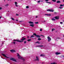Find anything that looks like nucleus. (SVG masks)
<instances>
[{"label": "nucleus", "instance_id": "52", "mask_svg": "<svg viewBox=\"0 0 64 64\" xmlns=\"http://www.w3.org/2000/svg\"><path fill=\"white\" fill-rule=\"evenodd\" d=\"M34 0L35 1H36V0Z\"/></svg>", "mask_w": 64, "mask_h": 64}, {"label": "nucleus", "instance_id": "17", "mask_svg": "<svg viewBox=\"0 0 64 64\" xmlns=\"http://www.w3.org/2000/svg\"><path fill=\"white\" fill-rule=\"evenodd\" d=\"M36 46L37 47H43V45H42V46Z\"/></svg>", "mask_w": 64, "mask_h": 64}, {"label": "nucleus", "instance_id": "41", "mask_svg": "<svg viewBox=\"0 0 64 64\" xmlns=\"http://www.w3.org/2000/svg\"><path fill=\"white\" fill-rule=\"evenodd\" d=\"M16 16H18L19 15V14H16Z\"/></svg>", "mask_w": 64, "mask_h": 64}, {"label": "nucleus", "instance_id": "35", "mask_svg": "<svg viewBox=\"0 0 64 64\" xmlns=\"http://www.w3.org/2000/svg\"><path fill=\"white\" fill-rule=\"evenodd\" d=\"M38 24V22H35V24Z\"/></svg>", "mask_w": 64, "mask_h": 64}, {"label": "nucleus", "instance_id": "40", "mask_svg": "<svg viewBox=\"0 0 64 64\" xmlns=\"http://www.w3.org/2000/svg\"><path fill=\"white\" fill-rule=\"evenodd\" d=\"M22 22V21H19V22Z\"/></svg>", "mask_w": 64, "mask_h": 64}, {"label": "nucleus", "instance_id": "51", "mask_svg": "<svg viewBox=\"0 0 64 64\" xmlns=\"http://www.w3.org/2000/svg\"><path fill=\"white\" fill-rule=\"evenodd\" d=\"M54 13H56V12H54Z\"/></svg>", "mask_w": 64, "mask_h": 64}, {"label": "nucleus", "instance_id": "54", "mask_svg": "<svg viewBox=\"0 0 64 64\" xmlns=\"http://www.w3.org/2000/svg\"><path fill=\"white\" fill-rule=\"evenodd\" d=\"M63 37H64V35L63 36Z\"/></svg>", "mask_w": 64, "mask_h": 64}, {"label": "nucleus", "instance_id": "7", "mask_svg": "<svg viewBox=\"0 0 64 64\" xmlns=\"http://www.w3.org/2000/svg\"><path fill=\"white\" fill-rule=\"evenodd\" d=\"M2 55L3 56H4V57H6L7 58H9V57H8L6 56V55H5V54H2Z\"/></svg>", "mask_w": 64, "mask_h": 64}, {"label": "nucleus", "instance_id": "25", "mask_svg": "<svg viewBox=\"0 0 64 64\" xmlns=\"http://www.w3.org/2000/svg\"><path fill=\"white\" fill-rule=\"evenodd\" d=\"M38 40H41V39L40 38H38Z\"/></svg>", "mask_w": 64, "mask_h": 64}, {"label": "nucleus", "instance_id": "10", "mask_svg": "<svg viewBox=\"0 0 64 64\" xmlns=\"http://www.w3.org/2000/svg\"><path fill=\"white\" fill-rule=\"evenodd\" d=\"M36 60H37V61H39V59H38V57L36 56Z\"/></svg>", "mask_w": 64, "mask_h": 64}, {"label": "nucleus", "instance_id": "23", "mask_svg": "<svg viewBox=\"0 0 64 64\" xmlns=\"http://www.w3.org/2000/svg\"><path fill=\"white\" fill-rule=\"evenodd\" d=\"M55 30V29H52V31H54Z\"/></svg>", "mask_w": 64, "mask_h": 64}, {"label": "nucleus", "instance_id": "53", "mask_svg": "<svg viewBox=\"0 0 64 64\" xmlns=\"http://www.w3.org/2000/svg\"><path fill=\"white\" fill-rule=\"evenodd\" d=\"M9 0H8V1H9Z\"/></svg>", "mask_w": 64, "mask_h": 64}, {"label": "nucleus", "instance_id": "9", "mask_svg": "<svg viewBox=\"0 0 64 64\" xmlns=\"http://www.w3.org/2000/svg\"><path fill=\"white\" fill-rule=\"evenodd\" d=\"M59 16H56L54 17V18H55L56 19H59Z\"/></svg>", "mask_w": 64, "mask_h": 64}, {"label": "nucleus", "instance_id": "22", "mask_svg": "<svg viewBox=\"0 0 64 64\" xmlns=\"http://www.w3.org/2000/svg\"><path fill=\"white\" fill-rule=\"evenodd\" d=\"M52 20L53 21H55V19L53 18L52 19Z\"/></svg>", "mask_w": 64, "mask_h": 64}, {"label": "nucleus", "instance_id": "11", "mask_svg": "<svg viewBox=\"0 0 64 64\" xmlns=\"http://www.w3.org/2000/svg\"><path fill=\"white\" fill-rule=\"evenodd\" d=\"M45 15H46L47 16H51V14H45Z\"/></svg>", "mask_w": 64, "mask_h": 64}, {"label": "nucleus", "instance_id": "36", "mask_svg": "<svg viewBox=\"0 0 64 64\" xmlns=\"http://www.w3.org/2000/svg\"><path fill=\"white\" fill-rule=\"evenodd\" d=\"M59 8L60 9H62V8H63L62 7H60Z\"/></svg>", "mask_w": 64, "mask_h": 64}, {"label": "nucleus", "instance_id": "15", "mask_svg": "<svg viewBox=\"0 0 64 64\" xmlns=\"http://www.w3.org/2000/svg\"><path fill=\"white\" fill-rule=\"evenodd\" d=\"M11 52H15V50H10Z\"/></svg>", "mask_w": 64, "mask_h": 64}, {"label": "nucleus", "instance_id": "48", "mask_svg": "<svg viewBox=\"0 0 64 64\" xmlns=\"http://www.w3.org/2000/svg\"><path fill=\"white\" fill-rule=\"evenodd\" d=\"M45 22V21L44 22Z\"/></svg>", "mask_w": 64, "mask_h": 64}, {"label": "nucleus", "instance_id": "12", "mask_svg": "<svg viewBox=\"0 0 64 64\" xmlns=\"http://www.w3.org/2000/svg\"><path fill=\"white\" fill-rule=\"evenodd\" d=\"M28 23H30V24H33L34 23L33 22L31 21L29 22Z\"/></svg>", "mask_w": 64, "mask_h": 64}, {"label": "nucleus", "instance_id": "39", "mask_svg": "<svg viewBox=\"0 0 64 64\" xmlns=\"http://www.w3.org/2000/svg\"><path fill=\"white\" fill-rule=\"evenodd\" d=\"M13 43H14V44H15V42H13Z\"/></svg>", "mask_w": 64, "mask_h": 64}, {"label": "nucleus", "instance_id": "21", "mask_svg": "<svg viewBox=\"0 0 64 64\" xmlns=\"http://www.w3.org/2000/svg\"><path fill=\"white\" fill-rule=\"evenodd\" d=\"M51 64H56V63L55 62H53L52 63H51Z\"/></svg>", "mask_w": 64, "mask_h": 64}, {"label": "nucleus", "instance_id": "4", "mask_svg": "<svg viewBox=\"0 0 64 64\" xmlns=\"http://www.w3.org/2000/svg\"><path fill=\"white\" fill-rule=\"evenodd\" d=\"M14 41H17V42H23V41L19 40H14Z\"/></svg>", "mask_w": 64, "mask_h": 64}, {"label": "nucleus", "instance_id": "44", "mask_svg": "<svg viewBox=\"0 0 64 64\" xmlns=\"http://www.w3.org/2000/svg\"><path fill=\"white\" fill-rule=\"evenodd\" d=\"M1 18H2V16H0V19H1Z\"/></svg>", "mask_w": 64, "mask_h": 64}, {"label": "nucleus", "instance_id": "18", "mask_svg": "<svg viewBox=\"0 0 64 64\" xmlns=\"http://www.w3.org/2000/svg\"><path fill=\"white\" fill-rule=\"evenodd\" d=\"M57 3H60V1L59 0H58L57 1Z\"/></svg>", "mask_w": 64, "mask_h": 64}, {"label": "nucleus", "instance_id": "20", "mask_svg": "<svg viewBox=\"0 0 64 64\" xmlns=\"http://www.w3.org/2000/svg\"><path fill=\"white\" fill-rule=\"evenodd\" d=\"M11 19H12V20H13L14 21L15 20H14V19L13 18H11Z\"/></svg>", "mask_w": 64, "mask_h": 64}, {"label": "nucleus", "instance_id": "33", "mask_svg": "<svg viewBox=\"0 0 64 64\" xmlns=\"http://www.w3.org/2000/svg\"><path fill=\"white\" fill-rule=\"evenodd\" d=\"M46 3H50V4H51V2H46Z\"/></svg>", "mask_w": 64, "mask_h": 64}, {"label": "nucleus", "instance_id": "49", "mask_svg": "<svg viewBox=\"0 0 64 64\" xmlns=\"http://www.w3.org/2000/svg\"><path fill=\"white\" fill-rule=\"evenodd\" d=\"M29 36H28V38H29Z\"/></svg>", "mask_w": 64, "mask_h": 64}, {"label": "nucleus", "instance_id": "55", "mask_svg": "<svg viewBox=\"0 0 64 64\" xmlns=\"http://www.w3.org/2000/svg\"><path fill=\"white\" fill-rule=\"evenodd\" d=\"M63 22H64V20L63 21Z\"/></svg>", "mask_w": 64, "mask_h": 64}, {"label": "nucleus", "instance_id": "2", "mask_svg": "<svg viewBox=\"0 0 64 64\" xmlns=\"http://www.w3.org/2000/svg\"><path fill=\"white\" fill-rule=\"evenodd\" d=\"M47 11H50V12H54V10L53 9H48L47 10Z\"/></svg>", "mask_w": 64, "mask_h": 64}, {"label": "nucleus", "instance_id": "13", "mask_svg": "<svg viewBox=\"0 0 64 64\" xmlns=\"http://www.w3.org/2000/svg\"><path fill=\"white\" fill-rule=\"evenodd\" d=\"M61 54V53L60 52H56V55H59V54Z\"/></svg>", "mask_w": 64, "mask_h": 64}, {"label": "nucleus", "instance_id": "26", "mask_svg": "<svg viewBox=\"0 0 64 64\" xmlns=\"http://www.w3.org/2000/svg\"><path fill=\"white\" fill-rule=\"evenodd\" d=\"M31 41V40L30 39L28 40V42H29V41Z\"/></svg>", "mask_w": 64, "mask_h": 64}, {"label": "nucleus", "instance_id": "45", "mask_svg": "<svg viewBox=\"0 0 64 64\" xmlns=\"http://www.w3.org/2000/svg\"><path fill=\"white\" fill-rule=\"evenodd\" d=\"M40 36H43L42 35H40Z\"/></svg>", "mask_w": 64, "mask_h": 64}, {"label": "nucleus", "instance_id": "16", "mask_svg": "<svg viewBox=\"0 0 64 64\" xmlns=\"http://www.w3.org/2000/svg\"><path fill=\"white\" fill-rule=\"evenodd\" d=\"M15 4L16 5V7H18V6H17V2H15Z\"/></svg>", "mask_w": 64, "mask_h": 64}, {"label": "nucleus", "instance_id": "43", "mask_svg": "<svg viewBox=\"0 0 64 64\" xmlns=\"http://www.w3.org/2000/svg\"><path fill=\"white\" fill-rule=\"evenodd\" d=\"M45 1H48V0H46Z\"/></svg>", "mask_w": 64, "mask_h": 64}, {"label": "nucleus", "instance_id": "47", "mask_svg": "<svg viewBox=\"0 0 64 64\" xmlns=\"http://www.w3.org/2000/svg\"><path fill=\"white\" fill-rule=\"evenodd\" d=\"M16 21H18V20H16Z\"/></svg>", "mask_w": 64, "mask_h": 64}, {"label": "nucleus", "instance_id": "6", "mask_svg": "<svg viewBox=\"0 0 64 64\" xmlns=\"http://www.w3.org/2000/svg\"><path fill=\"white\" fill-rule=\"evenodd\" d=\"M47 38H48V42H50V41H51V38H50V37H49V36H48Z\"/></svg>", "mask_w": 64, "mask_h": 64}, {"label": "nucleus", "instance_id": "34", "mask_svg": "<svg viewBox=\"0 0 64 64\" xmlns=\"http://www.w3.org/2000/svg\"><path fill=\"white\" fill-rule=\"evenodd\" d=\"M26 42H27L26 41H24V43H26Z\"/></svg>", "mask_w": 64, "mask_h": 64}, {"label": "nucleus", "instance_id": "46", "mask_svg": "<svg viewBox=\"0 0 64 64\" xmlns=\"http://www.w3.org/2000/svg\"><path fill=\"white\" fill-rule=\"evenodd\" d=\"M36 18H38V16H36Z\"/></svg>", "mask_w": 64, "mask_h": 64}, {"label": "nucleus", "instance_id": "28", "mask_svg": "<svg viewBox=\"0 0 64 64\" xmlns=\"http://www.w3.org/2000/svg\"><path fill=\"white\" fill-rule=\"evenodd\" d=\"M34 36L33 35H32V36H31V37H30V38H32V37H34Z\"/></svg>", "mask_w": 64, "mask_h": 64}, {"label": "nucleus", "instance_id": "3", "mask_svg": "<svg viewBox=\"0 0 64 64\" xmlns=\"http://www.w3.org/2000/svg\"><path fill=\"white\" fill-rule=\"evenodd\" d=\"M10 60H12V61H14V62H17L16 60L14 58H10Z\"/></svg>", "mask_w": 64, "mask_h": 64}, {"label": "nucleus", "instance_id": "30", "mask_svg": "<svg viewBox=\"0 0 64 64\" xmlns=\"http://www.w3.org/2000/svg\"><path fill=\"white\" fill-rule=\"evenodd\" d=\"M40 1H38L37 3H40Z\"/></svg>", "mask_w": 64, "mask_h": 64}, {"label": "nucleus", "instance_id": "27", "mask_svg": "<svg viewBox=\"0 0 64 64\" xmlns=\"http://www.w3.org/2000/svg\"><path fill=\"white\" fill-rule=\"evenodd\" d=\"M5 6H8V4H6L5 5Z\"/></svg>", "mask_w": 64, "mask_h": 64}, {"label": "nucleus", "instance_id": "24", "mask_svg": "<svg viewBox=\"0 0 64 64\" xmlns=\"http://www.w3.org/2000/svg\"><path fill=\"white\" fill-rule=\"evenodd\" d=\"M26 8H27V9L29 8V6H27L26 7Z\"/></svg>", "mask_w": 64, "mask_h": 64}, {"label": "nucleus", "instance_id": "8", "mask_svg": "<svg viewBox=\"0 0 64 64\" xmlns=\"http://www.w3.org/2000/svg\"><path fill=\"white\" fill-rule=\"evenodd\" d=\"M26 39V38H24V37H22V38L21 39V40L22 41H23L24 40H25Z\"/></svg>", "mask_w": 64, "mask_h": 64}, {"label": "nucleus", "instance_id": "29", "mask_svg": "<svg viewBox=\"0 0 64 64\" xmlns=\"http://www.w3.org/2000/svg\"><path fill=\"white\" fill-rule=\"evenodd\" d=\"M52 1H53V2H56V0H52Z\"/></svg>", "mask_w": 64, "mask_h": 64}, {"label": "nucleus", "instance_id": "14", "mask_svg": "<svg viewBox=\"0 0 64 64\" xmlns=\"http://www.w3.org/2000/svg\"><path fill=\"white\" fill-rule=\"evenodd\" d=\"M30 26H32V27H34V24H30Z\"/></svg>", "mask_w": 64, "mask_h": 64}, {"label": "nucleus", "instance_id": "31", "mask_svg": "<svg viewBox=\"0 0 64 64\" xmlns=\"http://www.w3.org/2000/svg\"><path fill=\"white\" fill-rule=\"evenodd\" d=\"M64 5H60V7H62V6H64Z\"/></svg>", "mask_w": 64, "mask_h": 64}, {"label": "nucleus", "instance_id": "1", "mask_svg": "<svg viewBox=\"0 0 64 64\" xmlns=\"http://www.w3.org/2000/svg\"><path fill=\"white\" fill-rule=\"evenodd\" d=\"M18 58L20 59H21V60H23V58L20 56L19 54H18Z\"/></svg>", "mask_w": 64, "mask_h": 64}, {"label": "nucleus", "instance_id": "50", "mask_svg": "<svg viewBox=\"0 0 64 64\" xmlns=\"http://www.w3.org/2000/svg\"><path fill=\"white\" fill-rule=\"evenodd\" d=\"M63 2H64V0H63Z\"/></svg>", "mask_w": 64, "mask_h": 64}, {"label": "nucleus", "instance_id": "32", "mask_svg": "<svg viewBox=\"0 0 64 64\" xmlns=\"http://www.w3.org/2000/svg\"><path fill=\"white\" fill-rule=\"evenodd\" d=\"M40 31H42V29L41 28L40 30Z\"/></svg>", "mask_w": 64, "mask_h": 64}, {"label": "nucleus", "instance_id": "5", "mask_svg": "<svg viewBox=\"0 0 64 64\" xmlns=\"http://www.w3.org/2000/svg\"><path fill=\"white\" fill-rule=\"evenodd\" d=\"M33 35H35L36 37H40V36L38 35H36V34L35 33H34L33 34Z\"/></svg>", "mask_w": 64, "mask_h": 64}, {"label": "nucleus", "instance_id": "19", "mask_svg": "<svg viewBox=\"0 0 64 64\" xmlns=\"http://www.w3.org/2000/svg\"><path fill=\"white\" fill-rule=\"evenodd\" d=\"M44 56V54H41L40 55V56Z\"/></svg>", "mask_w": 64, "mask_h": 64}, {"label": "nucleus", "instance_id": "42", "mask_svg": "<svg viewBox=\"0 0 64 64\" xmlns=\"http://www.w3.org/2000/svg\"><path fill=\"white\" fill-rule=\"evenodd\" d=\"M60 24H62V23H63V22H60Z\"/></svg>", "mask_w": 64, "mask_h": 64}, {"label": "nucleus", "instance_id": "38", "mask_svg": "<svg viewBox=\"0 0 64 64\" xmlns=\"http://www.w3.org/2000/svg\"><path fill=\"white\" fill-rule=\"evenodd\" d=\"M0 10H2V7H0Z\"/></svg>", "mask_w": 64, "mask_h": 64}, {"label": "nucleus", "instance_id": "37", "mask_svg": "<svg viewBox=\"0 0 64 64\" xmlns=\"http://www.w3.org/2000/svg\"><path fill=\"white\" fill-rule=\"evenodd\" d=\"M36 43H39V42L38 41L37 42H36Z\"/></svg>", "mask_w": 64, "mask_h": 64}]
</instances>
